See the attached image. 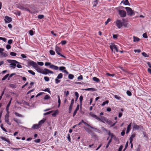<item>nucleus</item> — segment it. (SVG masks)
<instances>
[{
  "label": "nucleus",
  "instance_id": "1",
  "mask_svg": "<svg viewBox=\"0 0 151 151\" xmlns=\"http://www.w3.org/2000/svg\"><path fill=\"white\" fill-rule=\"evenodd\" d=\"M89 114L92 117L96 119L98 121L104 123V121L106 122V118L104 116H101V118H99L96 115L94 114L92 112H91L89 113Z\"/></svg>",
  "mask_w": 151,
  "mask_h": 151
},
{
  "label": "nucleus",
  "instance_id": "2",
  "mask_svg": "<svg viewBox=\"0 0 151 151\" xmlns=\"http://www.w3.org/2000/svg\"><path fill=\"white\" fill-rule=\"evenodd\" d=\"M7 61L9 63H10V65L11 66L10 67L13 68H15L17 64H19V62L14 60H8Z\"/></svg>",
  "mask_w": 151,
  "mask_h": 151
},
{
  "label": "nucleus",
  "instance_id": "3",
  "mask_svg": "<svg viewBox=\"0 0 151 151\" xmlns=\"http://www.w3.org/2000/svg\"><path fill=\"white\" fill-rule=\"evenodd\" d=\"M125 9L127 11L128 15L132 16L133 15H134L135 14L134 11L132 10L131 8L129 7H126L125 8Z\"/></svg>",
  "mask_w": 151,
  "mask_h": 151
},
{
  "label": "nucleus",
  "instance_id": "4",
  "mask_svg": "<svg viewBox=\"0 0 151 151\" xmlns=\"http://www.w3.org/2000/svg\"><path fill=\"white\" fill-rule=\"evenodd\" d=\"M39 72L45 75H47L48 73H53V71L50 70L47 68H45L44 70H42L41 71H40Z\"/></svg>",
  "mask_w": 151,
  "mask_h": 151
},
{
  "label": "nucleus",
  "instance_id": "5",
  "mask_svg": "<svg viewBox=\"0 0 151 151\" xmlns=\"http://www.w3.org/2000/svg\"><path fill=\"white\" fill-rule=\"evenodd\" d=\"M110 47L112 52L113 51V49H114L117 52H119L117 46L114 43H111V45L110 46Z\"/></svg>",
  "mask_w": 151,
  "mask_h": 151
},
{
  "label": "nucleus",
  "instance_id": "6",
  "mask_svg": "<svg viewBox=\"0 0 151 151\" xmlns=\"http://www.w3.org/2000/svg\"><path fill=\"white\" fill-rule=\"evenodd\" d=\"M9 113L7 112L6 114L5 115V121L6 122H7V123L9 125H11V123L9 122Z\"/></svg>",
  "mask_w": 151,
  "mask_h": 151
},
{
  "label": "nucleus",
  "instance_id": "7",
  "mask_svg": "<svg viewBox=\"0 0 151 151\" xmlns=\"http://www.w3.org/2000/svg\"><path fill=\"white\" fill-rule=\"evenodd\" d=\"M61 50L60 48L58 47L57 46V45L56 46L55 50L56 52V53L59 55H60V56L63 57L65 58V57L62 55L60 53V52Z\"/></svg>",
  "mask_w": 151,
  "mask_h": 151
},
{
  "label": "nucleus",
  "instance_id": "8",
  "mask_svg": "<svg viewBox=\"0 0 151 151\" xmlns=\"http://www.w3.org/2000/svg\"><path fill=\"white\" fill-rule=\"evenodd\" d=\"M133 129L134 130H139V129H143V127L141 125H138L135 124H133Z\"/></svg>",
  "mask_w": 151,
  "mask_h": 151
},
{
  "label": "nucleus",
  "instance_id": "9",
  "mask_svg": "<svg viewBox=\"0 0 151 151\" xmlns=\"http://www.w3.org/2000/svg\"><path fill=\"white\" fill-rule=\"evenodd\" d=\"M119 14L122 17H125L126 16V12L124 10H119Z\"/></svg>",
  "mask_w": 151,
  "mask_h": 151
},
{
  "label": "nucleus",
  "instance_id": "10",
  "mask_svg": "<svg viewBox=\"0 0 151 151\" xmlns=\"http://www.w3.org/2000/svg\"><path fill=\"white\" fill-rule=\"evenodd\" d=\"M116 24L117 27L119 28H120L123 26L122 23L120 20H117L116 21Z\"/></svg>",
  "mask_w": 151,
  "mask_h": 151
},
{
  "label": "nucleus",
  "instance_id": "11",
  "mask_svg": "<svg viewBox=\"0 0 151 151\" xmlns=\"http://www.w3.org/2000/svg\"><path fill=\"white\" fill-rule=\"evenodd\" d=\"M30 65L32 66L35 68H37V65L36 62H35L32 61H30L28 63Z\"/></svg>",
  "mask_w": 151,
  "mask_h": 151
},
{
  "label": "nucleus",
  "instance_id": "12",
  "mask_svg": "<svg viewBox=\"0 0 151 151\" xmlns=\"http://www.w3.org/2000/svg\"><path fill=\"white\" fill-rule=\"evenodd\" d=\"M5 22L6 23H9L12 21V18L7 16H6L5 17Z\"/></svg>",
  "mask_w": 151,
  "mask_h": 151
},
{
  "label": "nucleus",
  "instance_id": "13",
  "mask_svg": "<svg viewBox=\"0 0 151 151\" xmlns=\"http://www.w3.org/2000/svg\"><path fill=\"white\" fill-rule=\"evenodd\" d=\"M49 68L55 70H58V66L53 64H52L51 65L49 66Z\"/></svg>",
  "mask_w": 151,
  "mask_h": 151
},
{
  "label": "nucleus",
  "instance_id": "14",
  "mask_svg": "<svg viewBox=\"0 0 151 151\" xmlns=\"http://www.w3.org/2000/svg\"><path fill=\"white\" fill-rule=\"evenodd\" d=\"M40 127L39 125L38 124H34L33 125L32 127V128L34 129H38Z\"/></svg>",
  "mask_w": 151,
  "mask_h": 151
},
{
  "label": "nucleus",
  "instance_id": "15",
  "mask_svg": "<svg viewBox=\"0 0 151 151\" xmlns=\"http://www.w3.org/2000/svg\"><path fill=\"white\" fill-rule=\"evenodd\" d=\"M131 124L132 123H131L129 124L127 126V131L126 133L128 134L130 130V127L131 126Z\"/></svg>",
  "mask_w": 151,
  "mask_h": 151
},
{
  "label": "nucleus",
  "instance_id": "16",
  "mask_svg": "<svg viewBox=\"0 0 151 151\" xmlns=\"http://www.w3.org/2000/svg\"><path fill=\"white\" fill-rule=\"evenodd\" d=\"M0 138L2 140L6 141L9 144L10 143V141H9L8 139H7L5 137L2 136L0 137Z\"/></svg>",
  "mask_w": 151,
  "mask_h": 151
},
{
  "label": "nucleus",
  "instance_id": "17",
  "mask_svg": "<svg viewBox=\"0 0 151 151\" xmlns=\"http://www.w3.org/2000/svg\"><path fill=\"white\" fill-rule=\"evenodd\" d=\"M136 136V134L134 133L131 135L130 138V143H131V142L133 141V138H134Z\"/></svg>",
  "mask_w": 151,
  "mask_h": 151
},
{
  "label": "nucleus",
  "instance_id": "18",
  "mask_svg": "<svg viewBox=\"0 0 151 151\" xmlns=\"http://www.w3.org/2000/svg\"><path fill=\"white\" fill-rule=\"evenodd\" d=\"M83 90L86 91H95L96 90L94 88H85L83 89Z\"/></svg>",
  "mask_w": 151,
  "mask_h": 151
},
{
  "label": "nucleus",
  "instance_id": "19",
  "mask_svg": "<svg viewBox=\"0 0 151 151\" xmlns=\"http://www.w3.org/2000/svg\"><path fill=\"white\" fill-rule=\"evenodd\" d=\"M133 41L134 42H138L140 40V39L139 38L137 37H136L134 36H133Z\"/></svg>",
  "mask_w": 151,
  "mask_h": 151
},
{
  "label": "nucleus",
  "instance_id": "20",
  "mask_svg": "<svg viewBox=\"0 0 151 151\" xmlns=\"http://www.w3.org/2000/svg\"><path fill=\"white\" fill-rule=\"evenodd\" d=\"M93 80L97 83L99 82L100 81V80L99 78L95 77L93 78Z\"/></svg>",
  "mask_w": 151,
  "mask_h": 151
},
{
  "label": "nucleus",
  "instance_id": "21",
  "mask_svg": "<svg viewBox=\"0 0 151 151\" xmlns=\"http://www.w3.org/2000/svg\"><path fill=\"white\" fill-rule=\"evenodd\" d=\"M46 119H42L39 122L38 124L40 126V125L43 124L44 123Z\"/></svg>",
  "mask_w": 151,
  "mask_h": 151
},
{
  "label": "nucleus",
  "instance_id": "22",
  "mask_svg": "<svg viewBox=\"0 0 151 151\" xmlns=\"http://www.w3.org/2000/svg\"><path fill=\"white\" fill-rule=\"evenodd\" d=\"M13 120L18 124L21 123L20 120L18 119L14 118L13 119Z\"/></svg>",
  "mask_w": 151,
  "mask_h": 151
},
{
  "label": "nucleus",
  "instance_id": "23",
  "mask_svg": "<svg viewBox=\"0 0 151 151\" xmlns=\"http://www.w3.org/2000/svg\"><path fill=\"white\" fill-rule=\"evenodd\" d=\"M17 7L18 8H19V9H21V10H24V7H23V6H22L21 5H20V4H17Z\"/></svg>",
  "mask_w": 151,
  "mask_h": 151
},
{
  "label": "nucleus",
  "instance_id": "24",
  "mask_svg": "<svg viewBox=\"0 0 151 151\" xmlns=\"http://www.w3.org/2000/svg\"><path fill=\"white\" fill-rule=\"evenodd\" d=\"M9 87H11L12 88H15L17 87V86L15 84H9Z\"/></svg>",
  "mask_w": 151,
  "mask_h": 151
},
{
  "label": "nucleus",
  "instance_id": "25",
  "mask_svg": "<svg viewBox=\"0 0 151 151\" xmlns=\"http://www.w3.org/2000/svg\"><path fill=\"white\" fill-rule=\"evenodd\" d=\"M124 4L126 5H129L130 6V4H129V1L128 0H125L123 2Z\"/></svg>",
  "mask_w": 151,
  "mask_h": 151
},
{
  "label": "nucleus",
  "instance_id": "26",
  "mask_svg": "<svg viewBox=\"0 0 151 151\" xmlns=\"http://www.w3.org/2000/svg\"><path fill=\"white\" fill-rule=\"evenodd\" d=\"M86 131L88 133H89L90 134H92L93 133V132L92 131L90 130V129H88V128H86L85 129Z\"/></svg>",
  "mask_w": 151,
  "mask_h": 151
},
{
  "label": "nucleus",
  "instance_id": "27",
  "mask_svg": "<svg viewBox=\"0 0 151 151\" xmlns=\"http://www.w3.org/2000/svg\"><path fill=\"white\" fill-rule=\"evenodd\" d=\"M74 99H71V103L70 105L69 106V107H73V106L74 104Z\"/></svg>",
  "mask_w": 151,
  "mask_h": 151
},
{
  "label": "nucleus",
  "instance_id": "28",
  "mask_svg": "<svg viewBox=\"0 0 151 151\" xmlns=\"http://www.w3.org/2000/svg\"><path fill=\"white\" fill-rule=\"evenodd\" d=\"M63 74L62 73H59L57 77V78L59 79L63 77Z\"/></svg>",
  "mask_w": 151,
  "mask_h": 151
},
{
  "label": "nucleus",
  "instance_id": "29",
  "mask_svg": "<svg viewBox=\"0 0 151 151\" xmlns=\"http://www.w3.org/2000/svg\"><path fill=\"white\" fill-rule=\"evenodd\" d=\"M106 122L109 125H111L112 124L111 121L107 119L106 120Z\"/></svg>",
  "mask_w": 151,
  "mask_h": 151
},
{
  "label": "nucleus",
  "instance_id": "30",
  "mask_svg": "<svg viewBox=\"0 0 151 151\" xmlns=\"http://www.w3.org/2000/svg\"><path fill=\"white\" fill-rule=\"evenodd\" d=\"M74 76L72 74H70L68 75V78L70 79H72L74 78Z\"/></svg>",
  "mask_w": 151,
  "mask_h": 151
},
{
  "label": "nucleus",
  "instance_id": "31",
  "mask_svg": "<svg viewBox=\"0 0 151 151\" xmlns=\"http://www.w3.org/2000/svg\"><path fill=\"white\" fill-rule=\"evenodd\" d=\"M9 74L6 75L2 79V81H4L6 80L9 76Z\"/></svg>",
  "mask_w": 151,
  "mask_h": 151
},
{
  "label": "nucleus",
  "instance_id": "32",
  "mask_svg": "<svg viewBox=\"0 0 151 151\" xmlns=\"http://www.w3.org/2000/svg\"><path fill=\"white\" fill-rule=\"evenodd\" d=\"M50 96L48 95H46L45 96L44 99V100H48L50 99Z\"/></svg>",
  "mask_w": 151,
  "mask_h": 151
},
{
  "label": "nucleus",
  "instance_id": "33",
  "mask_svg": "<svg viewBox=\"0 0 151 151\" xmlns=\"http://www.w3.org/2000/svg\"><path fill=\"white\" fill-rule=\"evenodd\" d=\"M28 71L30 74L33 75H35V73L32 70H28Z\"/></svg>",
  "mask_w": 151,
  "mask_h": 151
},
{
  "label": "nucleus",
  "instance_id": "34",
  "mask_svg": "<svg viewBox=\"0 0 151 151\" xmlns=\"http://www.w3.org/2000/svg\"><path fill=\"white\" fill-rule=\"evenodd\" d=\"M44 91H47L49 93L51 94V91H50L49 88H47L45 90H43Z\"/></svg>",
  "mask_w": 151,
  "mask_h": 151
},
{
  "label": "nucleus",
  "instance_id": "35",
  "mask_svg": "<svg viewBox=\"0 0 151 151\" xmlns=\"http://www.w3.org/2000/svg\"><path fill=\"white\" fill-rule=\"evenodd\" d=\"M14 114L17 116L19 117H22V115L21 114L18 113L17 112H15L14 113Z\"/></svg>",
  "mask_w": 151,
  "mask_h": 151
},
{
  "label": "nucleus",
  "instance_id": "36",
  "mask_svg": "<svg viewBox=\"0 0 151 151\" xmlns=\"http://www.w3.org/2000/svg\"><path fill=\"white\" fill-rule=\"evenodd\" d=\"M51 55H54L55 54V52L53 50H50L49 51Z\"/></svg>",
  "mask_w": 151,
  "mask_h": 151
},
{
  "label": "nucleus",
  "instance_id": "37",
  "mask_svg": "<svg viewBox=\"0 0 151 151\" xmlns=\"http://www.w3.org/2000/svg\"><path fill=\"white\" fill-rule=\"evenodd\" d=\"M114 98L119 100H120L121 99V97L120 96H118L117 95H115L114 96Z\"/></svg>",
  "mask_w": 151,
  "mask_h": 151
},
{
  "label": "nucleus",
  "instance_id": "38",
  "mask_svg": "<svg viewBox=\"0 0 151 151\" xmlns=\"http://www.w3.org/2000/svg\"><path fill=\"white\" fill-rule=\"evenodd\" d=\"M65 69V67L64 66H61L59 67V69L60 70L62 71V72Z\"/></svg>",
  "mask_w": 151,
  "mask_h": 151
},
{
  "label": "nucleus",
  "instance_id": "39",
  "mask_svg": "<svg viewBox=\"0 0 151 151\" xmlns=\"http://www.w3.org/2000/svg\"><path fill=\"white\" fill-rule=\"evenodd\" d=\"M108 103H109V101L106 100V101L102 103V104H101V106H103L104 105H105V104H108Z\"/></svg>",
  "mask_w": 151,
  "mask_h": 151
},
{
  "label": "nucleus",
  "instance_id": "40",
  "mask_svg": "<svg viewBox=\"0 0 151 151\" xmlns=\"http://www.w3.org/2000/svg\"><path fill=\"white\" fill-rule=\"evenodd\" d=\"M1 54V55L3 57H5L7 56V54L5 52H2Z\"/></svg>",
  "mask_w": 151,
  "mask_h": 151
},
{
  "label": "nucleus",
  "instance_id": "41",
  "mask_svg": "<svg viewBox=\"0 0 151 151\" xmlns=\"http://www.w3.org/2000/svg\"><path fill=\"white\" fill-rule=\"evenodd\" d=\"M58 107H59L60 106V96H58Z\"/></svg>",
  "mask_w": 151,
  "mask_h": 151
},
{
  "label": "nucleus",
  "instance_id": "42",
  "mask_svg": "<svg viewBox=\"0 0 151 151\" xmlns=\"http://www.w3.org/2000/svg\"><path fill=\"white\" fill-rule=\"evenodd\" d=\"M11 55L13 56H15L17 54L15 52H11L10 53Z\"/></svg>",
  "mask_w": 151,
  "mask_h": 151
},
{
  "label": "nucleus",
  "instance_id": "43",
  "mask_svg": "<svg viewBox=\"0 0 151 151\" xmlns=\"http://www.w3.org/2000/svg\"><path fill=\"white\" fill-rule=\"evenodd\" d=\"M0 127H1V128L5 132H7V131L6 129L3 127V124H1V126H0Z\"/></svg>",
  "mask_w": 151,
  "mask_h": 151
},
{
  "label": "nucleus",
  "instance_id": "44",
  "mask_svg": "<svg viewBox=\"0 0 151 151\" xmlns=\"http://www.w3.org/2000/svg\"><path fill=\"white\" fill-rule=\"evenodd\" d=\"M142 55L145 57H149L147 54L145 52H142Z\"/></svg>",
  "mask_w": 151,
  "mask_h": 151
},
{
  "label": "nucleus",
  "instance_id": "45",
  "mask_svg": "<svg viewBox=\"0 0 151 151\" xmlns=\"http://www.w3.org/2000/svg\"><path fill=\"white\" fill-rule=\"evenodd\" d=\"M9 105V104H7V105L6 106V111L7 112V113H9V107L10 106Z\"/></svg>",
  "mask_w": 151,
  "mask_h": 151
},
{
  "label": "nucleus",
  "instance_id": "46",
  "mask_svg": "<svg viewBox=\"0 0 151 151\" xmlns=\"http://www.w3.org/2000/svg\"><path fill=\"white\" fill-rule=\"evenodd\" d=\"M64 93L65 94V96L66 97L68 96L69 94V91H64Z\"/></svg>",
  "mask_w": 151,
  "mask_h": 151
},
{
  "label": "nucleus",
  "instance_id": "47",
  "mask_svg": "<svg viewBox=\"0 0 151 151\" xmlns=\"http://www.w3.org/2000/svg\"><path fill=\"white\" fill-rule=\"evenodd\" d=\"M16 73H12L9 76V77L8 78V80H9L10 79V78H11L13 76L15 75Z\"/></svg>",
  "mask_w": 151,
  "mask_h": 151
},
{
  "label": "nucleus",
  "instance_id": "48",
  "mask_svg": "<svg viewBox=\"0 0 151 151\" xmlns=\"http://www.w3.org/2000/svg\"><path fill=\"white\" fill-rule=\"evenodd\" d=\"M83 99V96H81L79 98V100L80 101V102L81 104H82V102Z\"/></svg>",
  "mask_w": 151,
  "mask_h": 151
},
{
  "label": "nucleus",
  "instance_id": "49",
  "mask_svg": "<svg viewBox=\"0 0 151 151\" xmlns=\"http://www.w3.org/2000/svg\"><path fill=\"white\" fill-rule=\"evenodd\" d=\"M111 21V19L110 18H108L107 21L105 22V25H106L107 24Z\"/></svg>",
  "mask_w": 151,
  "mask_h": 151
},
{
  "label": "nucleus",
  "instance_id": "50",
  "mask_svg": "<svg viewBox=\"0 0 151 151\" xmlns=\"http://www.w3.org/2000/svg\"><path fill=\"white\" fill-rule=\"evenodd\" d=\"M126 93L127 95L129 96H131L132 95L131 92L129 91H127Z\"/></svg>",
  "mask_w": 151,
  "mask_h": 151
},
{
  "label": "nucleus",
  "instance_id": "51",
  "mask_svg": "<svg viewBox=\"0 0 151 151\" xmlns=\"http://www.w3.org/2000/svg\"><path fill=\"white\" fill-rule=\"evenodd\" d=\"M98 1L97 0L94 1L93 2V6H96L98 3Z\"/></svg>",
  "mask_w": 151,
  "mask_h": 151
},
{
  "label": "nucleus",
  "instance_id": "52",
  "mask_svg": "<svg viewBox=\"0 0 151 151\" xmlns=\"http://www.w3.org/2000/svg\"><path fill=\"white\" fill-rule=\"evenodd\" d=\"M37 17L39 19H42L44 17V16L43 15H39Z\"/></svg>",
  "mask_w": 151,
  "mask_h": 151
},
{
  "label": "nucleus",
  "instance_id": "53",
  "mask_svg": "<svg viewBox=\"0 0 151 151\" xmlns=\"http://www.w3.org/2000/svg\"><path fill=\"white\" fill-rule=\"evenodd\" d=\"M29 34L31 36L33 35H34L33 31L32 30H30L29 31Z\"/></svg>",
  "mask_w": 151,
  "mask_h": 151
},
{
  "label": "nucleus",
  "instance_id": "54",
  "mask_svg": "<svg viewBox=\"0 0 151 151\" xmlns=\"http://www.w3.org/2000/svg\"><path fill=\"white\" fill-rule=\"evenodd\" d=\"M51 65L52 64H51V63L50 62H46L45 63V66H47L49 65L50 66V65Z\"/></svg>",
  "mask_w": 151,
  "mask_h": 151
},
{
  "label": "nucleus",
  "instance_id": "55",
  "mask_svg": "<svg viewBox=\"0 0 151 151\" xmlns=\"http://www.w3.org/2000/svg\"><path fill=\"white\" fill-rule=\"evenodd\" d=\"M52 111H51L44 113V115H45L49 114H50L51 113Z\"/></svg>",
  "mask_w": 151,
  "mask_h": 151
},
{
  "label": "nucleus",
  "instance_id": "56",
  "mask_svg": "<svg viewBox=\"0 0 151 151\" xmlns=\"http://www.w3.org/2000/svg\"><path fill=\"white\" fill-rule=\"evenodd\" d=\"M37 64L40 66H42L44 64L42 62H37Z\"/></svg>",
  "mask_w": 151,
  "mask_h": 151
},
{
  "label": "nucleus",
  "instance_id": "57",
  "mask_svg": "<svg viewBox=\"0 0 151 151\" xmlns=\"http://www.w3.org/2000/svg\"><path fill=\"white\" fill-rule=\"evenodd\" d=\"M58 79V78H56L55 79V83L56 84H58L60 82V80Z\"/></svg>",
  "mask_w": 151,
  "mask_h": 151
},
{
  "label": "nucleus",
  "instance_id": "58",
  "mask_svg": "<svg viewBox=\"0 0 151 151\" xmlns=\"http://www.w3.org/2000/svg\"><path fill=\"white\" fill-rule=\"evenodd\" d=\"M44 78L46 81H49V78L48 77H45Z\"/></svg>",
  "mask_w": 151,
  "mask_h": 151
},
{
  "label": "nucleus",
  "instance_id": "59",
  "mask_svg": "<svg viewBox=\"0 0 151 151\" xmlns=\"http://www.w3.org/2000/svg\"><path fill=\"white\" fill-rule=\"evenodd\" d=\"M101 129L104 131H106V132H107L108 131L107 129L103 127H101Z\"/></svg>",
  "mask_w": 151,
  "mask_h": 151
},
{
  "label": "nucleus",
  "instance_id": "60",
  "mask_svg": "<svg viewBox=\"0 0 151 151\" xmlns=\"http://www.w3.org/2000/svg\"><path fill=\"white\" fill-rule=\"evenodd\" d=\"M106 75L112 77H113L114 76V74H110L109 73H106Z\"/></svg>",
  "mask_w": 151,
  "mask_h": 151
},
{
  "label": "nucleus",
  "instance_id": "61",
  "mask_svg": "<svg viewBox=\"0 0 151 151\" xmlns=\"http://www.w3.org/2000/svg\"><path fill=\"white\" fill-rule=\"evenodd\" d=\"M142 36L143 37L145 38H147V34L146 33H144L143 35Z\"/></svg>",
  "mask_w": 151,
  "mask_h": 151
},
{
  "label": "nucleus",
  "instance_id": "62",
  "mask_svg": "<svg viewBox=\"0 0 151 151\" xmlns=\"http://www.w3.org/2000/svg\"><path fill=\"white\" fill-rule=\"evenodd\" d=\"M134 52L135 53L137 52L139 53L141 52V50L140 49L135 50H134Z\"/></svg>",
  "mask_w": 151,
  "mask_h": 151
},
{
  "label": "nucleus",
  "instance_id": "63",
  "mask_svg": "<svg viewBox=\"0 0 151 151\" xmlns=\"http://www.w3.org/2000/svg\"><path fill=\"white\" fill-rule=\"evenodd\" d=\"M61 43L62 45H65L66 43V41L65 40H63L61 41Z\"/></svg>",
  "mask_w": 151,
  "mask_h": 151
},
{
  "label": "nucleus",
  "instance_id": "64",
  "mask_svg": "<svg viewBox=\"0 0 151 151\" xmlns=\"http://www.w3.org/2000/svg\"><path fill=\"white\" fill-rule=\"evenodd\" d=\"M40 139H35L34 140V142H36V143H39L40 142Z\"/></svg>",
  "mask_w": 151,
  "mask_h": 151
}]
</instances>
